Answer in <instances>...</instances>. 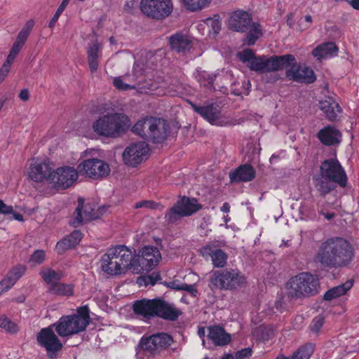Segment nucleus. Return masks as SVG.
Returning a JSON list of instances; mask_svg holds the SVG:
<instances>
[{"mask_svg":"<svg viewBox=\"0 0 359 359\" xmlns=\"http://www.w3.org/2000/svg\"><path fill=\"white\" fill-rule=\"evenodd\" d=\"M168 44L172 51L186 55L194 48L195 42L189 36L177 32L169 36Z\"/></svg>","mask_w":359,"mask_h":359,"instance_id":"19","label":"nucleus"},{"mask_svg":"<svg viewBox=\"0 0 359 359\" xmlns=\"http://www.w3.org/2000/svg\"><path fill=\"white\" fill-rule=\"evenodd\" d=\"M325 323V318L323 315L315 316L309 325L310 330L316 334H318Z\"/></svg>","mask_w":359,"mask_h":359,"instance_id":"43","label":"nucleus"},{"mask_svg":"<svg viewBox=\"0 0 359 359\" xmlns=\"http://www.w3.org/2000/svg\"><path fill=\"white\" fill-rule=\"evenodd\" d=\"M19 97L22 101H27L29 99V93L27 89H23L19 94Z\"/></svg>","mask_w":359,"mask_h":359,"instance_id":"57","label":"nucleus"},{"mask_svg":"<svg viewBox=\"0 0 359 359\" xmlns=\"http://www.w3.org/2000/svg\"><path fill=\"white\" fill-rule=\"evenodd\" d=\"M157 298L142 299L133 302L132 308L135 315L149 320L156 317Z\"/></svg>","mask_w":359,"mask_h":359,"instance_id":"22","label":"nucleus"},{"mask_svg":"<svg viewBox=\"0 0 359 359\" xmlns=\"http://www.w3.org/2000/svg\"><path fill=\"white\" fill-rule=\"evenodd\" d=\"M141 252L142 255L138 260L141 269L147 272L151 271L161 259L160 251L156 247L148 245L144 246Z\"/></svg>","mask_w":359,"mask_h":359,"instance_id":"21","label":"nucleus"},{"mask_svg":"<svg viewBox=\"0 0 359 359\" xmlns=\"http://www.w3.org/2000/svg\"><path fill=\"white\" fill-rule=\"evenodd\" d=\"M338 47L333 42H325L316 46L312 50V55L318 60L336 55Z\"/></svg>","mask_w":359,"mask_h":359,"instance_id":"30","label":"nucleus"},{"mask_svg":"<svg viewBox=\"0 0 359 359\" xmlns=\"http://www.w3.org/2000/svg\"><path fill=\"white\" fill-rule=\"evenodd\" d=\"M178 289L189 292L193 297H196L198 293L197 289L194 285L186 283L182 284Z\"/></svg>","mask_w":359,"mask_h":359,"instance_id":"54","label":"nucleus"},{"mask_svg":"<svg viewBox=\"0 0 359 359\" xmlns=\"http://www.w3.org/2000/svg\"><path fill=\"white\" fill-rule=\"evenodd\" d=\"M53 168L48 161L33 159L27 169V177L29 180L42 183L48 182L50 184Z\"/></svg>","mask_w":359,"mask_h":359,"instance_id":"17","label":"nucleus"},{"mask_svg":"<svg viewBox=\"0 0 359 359\" xmlns=\"http://www.w3.org/2000/svg\"><path fill=\"white\" fill-rule=\"evenodd\" d=\"M208 337L215 346H223L228 344L231 339V335L219 325L208 327Z\"/></svg>","mask_w":359,"mask_h":359,"instance_id":"27","label":"nucleus"},{"mask_svg":"<svg viewBox=\"0 0 359 359\" xmlns=\"http://www.w3.org/2000/svg\"><path fill=\"white\" fill-rule=\"evenodd\" d=\"M286 288L288 295L292 299L309 298L319 293L320 280L316 275L309 272H301L289 279Z\"/></svg>","mask_w":359,"mask_h":359,"instance_id":"4","label":"nucleus"},{"mask_svg":"<svg viewBox=\"0 0 359 359\" xmlns=\"http://www.w3.org/2000/svg\"><path fill=\"white\" fill-rule=\"evenodd\" d=\"M13 212V206L7 205L3 201L0 200V214L10 215Z\"/></svg>","mask_w":359,"mask_h":359,"instance_id":"53","label":"nucleus"},{"mask_svg":"<svg viewBox=\"0 0 359 359\" xmlns=\"http://www.w3.org/2000/svg\"><path fill=\"white\" fill-rule=\"evenodd\" d=\"M354 257V249L346 239L334 236L323 241L313 257V262L328 269L348 266Z\"/></svg>","mask_w":359,"mask_h":359,"instance_id":"1","label":"nucleus"},{"mask_svg":"<svg viewBox=\"0 0 359 359\" xmlns=\"http://www.w3.org/2000/svg\"><path fill=\"white\" fill-rule=\"evenodd\" d=\"M172 343L173 338L171 335L158 332L149 336L143 335L139 341L137 349L144 356L154 358L168 348Z\"/></svg>","mask_w":359,"mask_h":359,"instance_id":"9","label":"nucleus"},{"mask_svg":"<svg viewBox=\"0 0 359 359\" xmlns=\"http://www.w3.org/2000/svg\"><path fill=\"white\" fill-rule=\"evenodd\" d=\"M295 62V57L292 54L283 55H259L253 61L251 70L261 74L274 72L288 67Z\"/></svg>","mask_w":359,"mask_h":359,"instance_id":"10","label":"nucleus"},{"mask_svg":"<svg viewBox=\"0 0 359 359\" xmlns=\"http://www.w3.org/2000/svg\"><path fill=\"white\" fill-rule=\"evenodd\" d=\"M161 280V276L158 272H153L145 276L144 281L146 285H154L158 281Z\"/></svg>","mask_w":359,"mask_h":359,"instance_id":"52","label":"nucleus"},{"mask_svg":"<svg viewBox=\"0 0 359 359\" xmlns=\"http://www.w3.org/2000/svg\"><path fill=\"white\" fill-rule=\"evenodd\" d=\"M348 3L353 8L359 11V0H351Z\"/></svg>","mask_w":359,"mask_h":359,"instance_id":"62","label":"nucleus"},{"mask_svg":"<svg viewBox=\"0 0 359 359\" xmlns=\"http://www.w3.org/2000/svg\"><path fill=\"white\" fill-rule=\"evenodd\" d=\"M34 26V20H30L27 21L25 26L22 27V29L19 32L11 49L20 53V51L22 50L24 45L25 44Z\"/></svg>","mask_w":359,"mask_h":359,"instance_id":"31","label":"nucleus"},{"mask_svg":"<svg viewBox=\"0 0 359 359\" xmlns=\"http://www.w3.org/2000/svg\"><path fill=\"white\" fill-rule=\"evenodd\" d=\"M189 103L196 113L212 125L216 124L221 116L219 107L215 103H209L204 106H198L191 101Z\"/></svg>","mask_w":359,"mask_h":359,"instance_id":"24","label":"nucleus"},{"mask_svg":"<svg viewBox=\"0 0 359 359\" xmlns=\"http://www.w3.org/2000/svg\"><path fill=\"white\" fill-rule=\"evenodd\" d=\"M48 292L57 295L69 297L73 294L74 285L72 284H66L58 282L51 287H49Z\"/></svg>","mask_w":359,"mask_h":359,"instance_id":"38","label":"nucleus"},{"mask_svg":"<svg viewBox=\"0 0 359 359\" xmlns=\"http://www.w3.org/2000/svg\"><path fill=\"white\" fill-rule=\"evenodd\" d=\"M201 208L197 199L184 196L168 210L165 218L168 223L174 224L181 217L191 216Z\"/></svg>","mask_w":359,"mask_h":359,"instance_id":"11","label":"nucleus"},{"mask_svg":"<svg viewBox=\"0 0 359 359\" xmlns=\"http://www.w3.org/2000/svg\"><path fill=\"white\" fill-rule=\"evenodd\" d=\"M0 327L10 333H16L18 325L5 315L0 316Z\"/></svg>","mask_w":359,"mask_h":359,"instance_id":"42","label":"nucleus"},{"mask_svg":"<svg viewBox=\"0 0 359 359\" xmlns=\"http://www.w3.org/2000/svg\"><path fill=\"white\" fill-rule=\"evenodd\" d=\"M83 237V234L79 230L73 231L69 235L67 236L66 238L69 241V243L74 248L81 241Z\"/></svg>","mask_w":359,"mask_h":359,"instance_id":"48","label":"nucleus"},{"mask_svg":"<svg viewBox=\"0 0 359 359\" xmlns=\"http://www.w3.org/2000/svg\"><path fill=\"white\" fill-rule=\"evenodd\" d=\"M353 285V280H348L344 283L333 287L325 292L323 299L326 301H331L345 294Z\"/></svg>","mask_w":359,"mask_h":359,"instance_id":"32","label":"nucleus"},{"mask_svg":"<svg viewBox=\"0 0 359 359\" xmlns=\"http://www.w3.org/2000/svg\"><path fill=\"white\" fill-rule=\"evenodd\" d=\"M74 215V218L71 222V224L74 227L81 225L85 222L97 219L98 217L97 212L90 205H84V201L82 198H79L78 206Z\"/></svg>","mask_w":359,"mask_h":359,"instance_id":"23","label":"nucleus"},{"mask_svg":"<svg viewBox=\"0 0 359 359\" xmlns=\"http://www.w3.org/2000/svg\"><path fill=\"white\" fill-rule=\"evenodd\" d=\"M14 285L15 283L6 275L0 281V295L11 289Z\"/></svg>","mask_w":359,"mask_h":359,"instance_id":"50","label":"nucleus"},{"mask_svg":"<svg viewBox=\"0 0 359 359\" xmlns=\"http://www.w3.org/2000/svg\"><path fill=\"white\" fill-rule=\"evenodd\" d=\"M320 109L325 114L328 120L335 121L338 113L341 112V109L337 102L332 98L320 102Z\"/></svg>","mask_w":359,"mask_h":359,"instance_id":"33","label":"nucleus"},{"mask_svg":"<svg viewBox=\"0 0 359 359\" xmlns=\"http://www.w3.org/2000/svg\"><path fill=\"white\" fill-rule=\"evenodd\" d=\"M195 78L201 86H204L210 90H215L214 81L216 79V75L209 74L206 71L197 69Z\"/></svg>","mask_w":359,"mask_h":359,"instance_id":"35","label":"nucleus"},{"mask_svg":"<svg viewBox=\"0 0 359 359\" xmlns=\"http://www.w3.org/2000/svg\"><path fill=\"white\" fill-rule=\"evenodd\" d=\"M79 172L81 175L97 180L107 176L110 172L109 165L102 160L88 158L78 165Z\"/></svg>","mask_w":359,"mask_h":359,"instance_id":"16","label":"nucleus"},{"mask_svg":"<svg viewBox=\"0 0 359 359\" xmlns=\"http://www.w3.org/2000/svg\"><path fill=\"white\" fill-rule=\"evenodd\" d=\"M100 52L99 44L95 42L90 46L87 50L88 62L91 72H95L99 66L98 54Z\"/></svg>","mask_w":359,"mask_h":359,"instance_id":"37","label":"nucleus"},{"mask_svg":"<svg viewBox=\"0 0 359 359\" xmlns=\"http://www.w3.org/2000/svg\"><path fill=\"white\" fill-rule=\"evenodd\" d=\"M230 205L228 203H224L222 206L220 208V210L223 212L228 213L230 211Z\"/></svg>","mask_w":359,"mask_h":359,"instance_id":"61","label":"nucleus"},{"mask_svg":"<svg viewBox=\"0 0 359 359\" xmlns=\"http://www.w3.org/2000/svg\"><path fill=\"white\" fill-rule=\"evenodd\" d=\"M46 254L43 250H35L30 257L29 262L36 264H41L45 261Z\"/></svg>","mask_w":359,"mask_h":359,"instance_id":"45","label":"nucleus"},{"mask_svg":"<svg viewBox=\"0 0 359 359\" xmlns=\"http://www.w3.org/2000/svg\"><path fill=\"white\" fill-rule=\"evenodd\" d=\"M10 67L3 64L2 67L0 69V83H1L7 76L8 72H10Z\"/></svg>","mask_w":359,"mask_h":359,"instance_id":"55","label":"nucleus"},{"mask_svg":"<svg viewBox=\"0 0 359 359\" xmlns=\"http://www.w3.org/2000/svg\"><path fill=\"white\" fill-rule=\"evenodd\" d=\"M135 2H136V0H132L126 2L125 4V9L129 11L133 7Z\"/></svg>","mask_w":359,"mask_h":359,"instance_id":"64","label":"nucleus"},{"mask_svg":"<svg viewBox=\"0 0 359 359\" xmlns=\"http://www.w3.org/2000/svg\"><path fill=\"white\" fill-rule=\"evenodd\" d=\"M169 126L165 120L147 116L139 120L132 128V131L154 144L162 143L166 140Z\"/></svg>","mask_w":359,"mask_h":359,"instance_id":"6","label":"nucleus"},{"mask_svg":"<svg viewBox=\"0 0 359 359\" xmlns=\"http://www.w3.org/2000/svg\"><path fill=\"white\" fill-rule=\"evenodd\" d=\"M128 117L121 113L106 114L93 124L94 131L104 137H116L123 133L129 127Z\"/></svg>","mask_w":359,"mask_h":359,"instance_id":"7","label":"nucleus"},{"mask_svg":"<svg viewBox=\"0 0 359 359\" xmlns=\"http://www.w3.org/2000/svg\"><path fill=\"white\" fill-rule=\"evenodd\" d=\"M51 327L41 329L36 336V340L48 352L56 353L62 349V344Z\"/></svg>","mask_w":359,"mask_h":359,"instance_id":"20","label":"nucleus"},{"mask_svg":"<svg viewBox=\"0 0 359 359\" xmlns=\"http://www.w3.org/2000/svg\"><path fill=\"white\" fill-rule=\"evenodd\" d=\"M313 181L315 187L322 196H326L336 188L334 182L322 176L321 177H313Z\"/></svg>","mask_w":359,"mask_h":359,"instance_id":"36","label":"nucleus"},{"mask_svg":"<svg viewBox=\"0 0 359 359\" xmlns=\"http://www.w3.org/2000/svg\"><path fill=\"white\" fill-rule=\"evenodd\" d=\"M202 252L204 255L210 256L212 264L215 267H224L226 263V254L221 249L213 250L210 245H205L202 248Z\"/></svg>","mask_w":359,"mask_h":359,"instance_id":"29","label":"nucleus"},{"mask_svg":"<svg viewBox=\"0 0 359 359\" xmlns=\"http://www.w3.org/2000/svg\"><path fill=\"white\" fill-rule=\"evenodd\" d=\"M229 176L233 183L248 182L255 178L256 171L251 164L245 163L229 172Z\"/></svg>","mask_w":359,"mask_h":359,"instance_id":"26","label":"nucleus"},{"mask_svg":"<svg viewBox=\"0 0 359 359\" xmlns=\"http://www.w3.org/2000/svg\"><path fill=\"white\" fill-rule=\"evenodd\" d=\"M149 156V147L144 142L131 143L123 152L124 163L132 168H135Z\"/></svg>","mask_w":359,"mask_h":359,"instance_id":"13","label":"nucleus"},{"mask_svg":"<svg viewBox=\"0 0 359 359\" xmlns=\"http://www.w3.org/2000/svg\"><path fill=\"white\" fill-rule=\"evenodd\" d=\"M71 248H73L72 245L69 243V241L66 237L58 241L55 246V250L60 255L63 254L65 251Z\"/></svg>","mask_w":359,"mask_h":359,"instance_id":"46","label":"nucleus"},{"mask_svg":"<svg viewBox=\"0 0 359 359\" xmlns=\"http://www.w3.org/2000/svg\"><path fill=\"white\" fill-rule=\"evenodd\" d=\"M58 19L59 18H57L56 16L53 15L52 17V18L50 19L49 23H48V27L50 29H53L55 27V25L56 22H57Z\"/></svg>","mask_w":359,"mask_h":359,"instance_id":"63","label":"nucleus"},{"mask_svg":"<svg viewBox=\"0 0 359 359\" xmlns=\"http://www.w3.org/2000/svg\"><path fill=\"white\" fill-rule=\"evenodd\" d=\"M315 346L312 343H307L301 346L292 354V359H309L314 351Z\"/></svg>","mask_w":359,"mask_h":359,"instance_id":"39","label":"nucleus"},{"mask_svg":"<svg viewBox=\"0 0 359 359\" xmlns=\"http://www.w3.org/2000/svg\"><path fill=\"white\" fill-rule=\"evenodd\" d=\"M182 315L180 309L163 299L157 298L156 317L165 320L175 321Z\"/></svg>","mask_w":359,"mask_h":359,"instance_id":"25","label":"nucleus"},{"mask_svg":"<svg viewBox=\"0 0 359 359\" xmlns=\"http://www.w3.org/2000/svg\"><path fill=\"white\" fill-rule=\"evenodd\" d=\"M90 309L88 305L76 309V313L72 315L62 316L52 326L62 337L77 334L86 330L90 324Z\"/></svg>","mask_w":359,"mask_h":359,"instance_id":"5","label":"nucleus"},{"mask_svg":"<svg viewBox=\"0 0 359 359\" xmlns=\"http://www.w3.org/2000/svg\"><path fill=\"white\" fill-rule=\"evenodd\" d=\"M320 175L323 177L332 180L344 188L347 184V176L343 167L336 158L325 160L320 168Z\"/></svg>","mask_w":359,"mask_h":359,"instance_id":"15","label":"nucleus"},{"mask_svg":"<svg viewBox=\"0 0 359 359\" xmlns=\"http://www.w3.org/2000/svg\"><path fill=\"white\" fill-rule=\"evenodd\" d=\"M297 29L300 32H302V31H304V30H306L308 29L310 26L309 25V24H306L304 20H303V18H301L298 21V23H297Z\"/></svg>","mask_w":359,"mask_h":359,"instance_id":"56","label":"nucleus"},{"mask_svg":"<svg viewBox=\"0 0 359 359\" xmlns=\"http://www.w3.org/2000/svg\"><path fill=\"white\" fill-rule=\"evenodd\" d=\"M211 0H182L184 8L191 12H196L202 10L208 6Z\"/></svg>","mask_w":359,"mask_h":359,"instance_id":"40","label":"nucleus"},{"mask_svg":"<svg viewBox=\"0 0 359 359\" xmlns=\"http://www.w3.org/2000/svg\"><path fill=\"white\" fill-rule=\"evenodd\" d=\"M286 77L298 83H313L316 80L313 70L309 67H301L295 61L286 68Z\"/></svg>","mask_w":359,"mask_h":359,"instance_id":"18","label":"nucleus"},{"mask_svg":"<svg viewBox=\"0 0 359 359\" xmlns=\"http://www.w3.org/2000/svg\"><path fill=\"white\" fill-rule=\"evenodd\" d=\"M287 25L289 27L292 28L294 25V22H293V14L292 13H289L287 15Z\"/></svg>","mask_w":359,"mask_h":359,"instance_id":"59","label":"nucleus"},{"mask_svg":"<svg viewBox=\"0 0 359 359\" xmlns=\"http://www.w3.org/2000/svg\"><path fill=\"white\" fill-rule=\"evenodd\" d=\"M252 354L251 348H245L235 353V359H250Z\"/></svg>","mask_w":359,"mask_h":359,"instance_id":"51","label":"nucleus"},{"mask_svg":"<svg viewBox=\"0 0 359 359\" xmlns=\"http://www.w3.org/2000/svg\"><path fill=\"white\" fill-rule=\"evenodd\" d=\"M11 215H13V218L17 221H19V222H23L24 221V217L22 214L19 213V212H15L13 210V212L11 213Z\"/></svg>","mask_w":359,"mask_h":359,"instance_id":"58","label":"nucleus"},{"mask_svg":"<svg viewBox=\"0 0 359 359\" xmlns=\"http://www.w3.org/2000/svg\"><path fill=\"white\" fill-rule=\"evenodd\" d=\"M39 274L43 280L50 287L60 282L64 276V272L62 271H55L51 268L41 271Z\"/></svg>","mask_w":359,"mask_h":359,"instance_id":"34","label":"nucleus"},{"mask_svg":"<svg viewBox=\"0 0 359 359\" xmlns=\"http://www.w3.org/2000/svg\"><path fill=\"white\" fill-rule=\"evenodd\" d=\"M141 12L147 17L161 20L167 18L173 11L172 0H141Z\"/></svg>","mask_w":359,"mask_h":359,"instance_id":"12","label":"nucleus"},{"mask_svg":"<svg viewBox=\"0 0 359 359\" xmlns=\"http://www.w3.org/2000/svg\"><path fill=\"white\" fill-rule=\"evenodd\" d=\"M341 135L338 130L331 126L324 127L317 133V137L322 144L327 146L334 145L339 142Z\"/></svg>","mask_w":359,"mask_h":359,"instance_id":"28","label":"nucleus"},{"mask_svg":"<svg viewBox=\"0 0 359 359\" xmlns=\"http://www.w3.org/2000/svg\"><path fill=\"white\" fill-rule=\"evenodd\" d=\"M159 204L153 201L144 200L136 203L134 205V208L136 209L145 208L148 209L156 210Z\"/></svg>","mask_w":359,"mask_h":359,"instance_id":"49","label":"nucleus"},{"mask_svg":"<svg viewBox=\"0 0 359 359\" xmlns=\"http://www.w3.org/2000/svg\"><path fill=\"white\" fill-rule=\"evenodd\" d=\"M230 29L238 32H246L244 43L251 46L262 36L261 25L252 20V15L244 10H236L231 13L229 19Z\"/></svg>","mask_w":359,"mask_h":359,"instance_id":"3","label":"nucleus"},{"mask_svg":"<svg viewBox=\"0 0 359 359\" xmlns=\"http://www.w3.org/2000/svg\"><path fill=\"white\" fill-rule=\"evenodd\" d=\"M113 85L116 89L123 91L132 90L135 88L133 86L124 83L121 76H116L114 79Z\"/></svg>","mask_w":359,"mask_h":359,"instance_id":"47","label":"nucleus"},{"mask_svg":"<svg viewBox=\"0 0 359 359\" xmlns=\"http://www.w3.org/2000/svg\"><path fill=\"white\" fill-rule=\"evenodd\" d=\"M15 59V57H14L13 56H11V55L8 54L7 56V58L4 64L11 67V65L14 62Z\"/></svg>","mask_w":359,"mask_h":359,"instance_id":"60","label":"nucleus"},{"mask_svg":"<svg viewBox=\"0 0 359 359\" xmlns=\"http://www.w3.org/2000/svg\"><path fill=\"white\" fill-rule=\"evenodd\" d=\"M240 59L243 62H249V68L251 70V67L252 65L253 61L256 58H257L258 56L255 55L254 51L252 49H245L243 50L240 54Z\"/></svg>","mask_w":359,"mask_h":359,"instance_id":"44","label":"nucleus"},{"mask_svg":"<svg viewBox=\"0 0 359 359\" xmlns=\"http://www.w3.org/2000/svg\"><path fill=\"white\" fill-rule=\"evenodd\" d=\"M246 278L238 269H225L212 272L210 279L211 289L233 290L245 285Z\"/></svg>","mask_w":359,"mask_h":359,"instance_id":"8","label":"nucleus"},{"mask_svg":"<svg viewBox=\"0 0 359 359\" xmlns=\"http://www.w3.org/2000/svg\"><path fill=\"white\" fill-rule=\"evenodd\" d=\"M27 270L25 264H16L13 266L6 273V276L15 284L22 278Z\"/></svg>","mask_w":359,"mask_h":359,"instance_id":"41","label":"nucleus"},{"mask_svg":"<svg viewBox=\"0 0 359 359\" xmlns=\"http://www.w3.org/2000/svg\"><path fill=\"white\" fill-rule=\"evenodd\" d=\"M133 254L123 245H118L107 250L101 258V267L106 273L114 276L121 274L130 268Z\"/></svg>","mask_w":359,"mask_h":359,"instance_id":"2","label":"nucleus"},{"mask_svg":"<svg viewBox=\"0 0 359 359\" xmlns=\"http://www.w3.org/2000/svg\"><path fill=\"white\" fill-rule=\"evenodd\" d=\"M78 177L79 171L74 167L61 166L53 169L50 184L57 190H65L71 187Z\"/></svg>","mask_w":359,"mask_h":359,"instance_id":"14","label":"nucleus"}]
</instances>
